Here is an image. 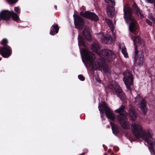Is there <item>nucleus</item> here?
<instances>
[{"label":"nucleus","instance_id":"1","mask_svg":"<svg viewBox=\"0 0 155 155\" xmlns=\"http://www.w3.org/2000/svg\"><path fill=\"white\" fill-rule=\"evenodd\" d=\"M131 130L136 138L139 139L142 137L149 144V149L151 154H154V150H155V140L152 137L153 134L151 131H145L140 125L138 124H132Z\"/></svg>","mask_w":155,"mask_h":155},{"label":"nucleus","instance_id":"2","mask_svg":"<svg viewBox=\"0 0 155 155\" xmlns=\"http://www.w3.org/2000/svg\"><path fill=\"white\" fill-rule=\"evenodd\" d=\"M82 53L87 60V63L93 69H98L107 74L110 73V72L108 67L104 64L101 59H98L97 61H95L96 59L94 54L87 49H83Z\"/></svg>","mask_w":155,"mask_h":155},{"label":"nucleus","instance_id":"3","mask_svg":"<svg viewBox=\"0 0 155 155\" xmlns=\"http://www.w3.org/2000/svg\"><path fill=\"white\" fill-rule=\"evenodd\" d=\"M124 18L126 22L130 23L129 27L130 31L134 35H137L138 32V27L136 21L132 15V12L130 8L127 6L124 7Z\"/></svg>","mask_w":155,"mask_h":155},{"label":"nucleus","instance_id":"4","mask_svg":"<svg viewBox=\"0 0 155 155\" xmlns=\"http://www.w3.org/2000/svg\"><path fill=\"white\" fill-rule=\"evenodd\" d=\"M125 106L122 105L120 108L115 110V112L120 114L117 116V119L122 127L125 129H128L130 128V124L126 117L128 113L125 110Z\"/></svg>","mask_w":155,"mask_h":155},{"label":"nucleus","instance_id":"5","mask_svg":"<svg viewBox=\"0 0 155 155\" xmlns=\"http://www.w3.org/2000/svg\"><path fill=\"white\" fill-rule=\"evenodd\" d=\"M101 113H104L105 111L107 117L111 120H114L116 118L112 111L109 107L105 102H102L98 107Z\"/></svg>","mask_w":155,"mask_h":155},{"label":"nucleus","instance_id":"6","mask_svg":"<svg viewBox=\"0 0 155 155\" xmlns=\"http://www.w3.org/2000/svg\"><path fill=\"white\" fill-rule=\"evenodd\" d=\"M99 56L101 58L102 61V60L103 59L105 61H110L114 58L115 56V54L112 51L108 49L101 51L99 53Z\"/></svg>","mask_w":155,"mask_h":155},{"label":"nucleus","instance_id":"7","mask_svg":"<svg viewBox=\"0 0 155 155\" xmlns=\"http://www.w3.org/2000/svg\"><path fill=\"white\" fill-rule=\"evenodd\" d=\"M144 52L142 51H138L137 48H135L134 63L139 66H142L144 61Z\"/></svg>","mask_w":155,"mask_h":155},{"label":"nucleus","instance_id":"8","mask_svg":"<svg viewBox=\"0 0 155 155\" xmlns=\"http://www.w3.org/2000/svg\"><path fill=\"white\" fill-rule=\"evenodd\" d=\"M135 102L136 104L138 107H140L141 110L143 114L145 115L147 111V109L146 107V104L145 100L142 99L141 96L138 95V96L135 98Z\"/></svg>","mask_w":155,"mask_h":155},{"label":"nucleus","instance_id":"9","mask_svg":"<svg viewBox=\"0 0 155 155\" xmlns=\"http://www.w3.org/2000/svg\"><path fill=\"white\" fill-rule=\"evenodd\" d=\"M123 81L127 88L130 89V86L133 84V78L132 74L128 71L124 72V74Z\"/></svg>","mask_w":155,"mask_h":155},{"label":"nucleus","instance_id":"10","mask_svg":"<svg viewBox=\"0 0 155 155\" xmlns=\"http://www.w3.org/2000/svg\"><path fill=\"white\" fill-rule=\"evenodd\" d=\"M74 23L76 28L81 29L83 27L84 22L83 19L79 16L76 15H74Z\"/></svg>","mask_w":155,"mask_h":155},{"label":"nucleus","instance_id":"11","mask_svg":"<svg viewBox=\"0 0 155 155\" xmlns=\"http://www.w3.org/2000/svg\"><path fill=\"white\" fill-rule=\"evenodd\" d=\"M110 88L112 90H114L117 94L118 96L120 98L124 97V95L122 93V90L116 82H113L110 86Z\"/></svg>","mask_w":155,"mask_h":155},{"label":"nucleus","instance_id":"12","mask_svg":"<svg viewBox=\"0 0 155 155\" xmlns=\"http://www.w3.org/2000/svg\"><path fill=\"white\" fill-rule=\"evenodd\" d=\"M80 14L84 17L90 19L94 21H97L98 20V16L94 13L89 11H86L84 13L83 12H80Z\"/></svg>","mask_w":155,"mask_h":155},{"label":"nucleus","instance_id":"13","mask_svg":"<svg viewBox=\"0 0 155 155\" xmlns=\"http://www.w3.org/2000/svg\"><path fill=\"white\" fill-rule=\"evenodd\" d=\"M98 37L100 38L101 41L106 43L110 44L113 41V38L109 35H107L105 36L102 33L99 35Z\"/></svg>","mask_w":155,"mask_h":155},{"label":"nucleus","instance_id":"14","mask_svg":"<svg viewBox=\"0 0 155 155\" xmlns=\"http://www.w3.org/2000/svg\"><path fill=\"white\" fill-rule=\"evenodd\" d=\"M0 51L2 56L4 58H8L12 54V51L10 48L4 47L0 48Z\"/></svg>","mask_w":155,"mask_h":155},{"label":"nucleus","instance_id":"15","mask_svg":"<svg viewBox=\"0 0 155 155\" xmlns=\"http://www.w3.org/2000/svg\"><path fill=\"white\" fill-rule=\"evenodd\" d=\"M11 16V12L8 10H3L0 13V17L2 19H8Z\"/></svg>","mask_w":155,"mask_h":155},{"label":"nucleus","instance_id":"16","mask_svg":"<svg viewBox=\"0 0 155 155\" xmlns=\"http://www.w3.org/2000/svg\"><path fill=\"white\" fill-rule=\"evenodd\" d=\"M83 35L86 39L89 41L91 39L89 27L87 26H85L83 32Z\"/></svg>","mask_w":155,"mask_h":155},{"label":"nucleus","instance_id":"17","mask_svg":"<svg viewBox=\"0 0 155 155\" xmlns=\"http://www.w3.org/2000/svg\"><path fill=\"white\" fill-rule=\"evenodd\" d=\"M131 39L133 40L134 42V44L135 45V48L137 47L135 46V45L136 43H138L142 46H144L145 45V43L144 41L140 38V37L139 36L138 37H134L131 36Z\"/></svg>","mask_w":155,"mask_h":155},{"label":"nucleus","instance_id":"18","mask_svg":"<svg viewBox=\"0 0 155 155\" xmlns=\"http://www.w3.org/2000/svg\"><path fill=\"white\" fill-rule=\"evenodd\" d=\"M107 13L109 17H112L114 16L115 13V10L114 8L110 6H108L107 8Z\"/></svg>","mask_w":155,"mask_h":155},{"label":"nucleus","instance_id":"19","mask_svg":"<svg viewBox=\"0 0 155 155\" xmlns=\"http://www.w3.org/2000/svg\"><path fill=\"white\" fill-rule=\"evenodd\" d=\"M91 48L94 52L99 55V53L101 51H99L100 47L99 44L96 43H93L91 45Z\"/></svg>","mask_w":155,"mask_h":155},{"label":"nucleus","instance_id":"20","mask_svg":"<svg viewBox=\"0 0 155 155\" xmlns=\"http://www.w3.org/2000/svg\"><path fill=\"white\" fill-rule=\"evenodd\" d=\"M59 30V28L58 25L55 24L52 26V28L50 32V34L51 35H53L55 34L58 33Z\"/></svg>","mask_w":155,"mask_h":155},{"label":"nucleus","instance_id":"21","mask_svg":"<svg viewBox=\"0 0 155 155\" xmlns=\"http://www.w3.org/2000/svg\"><path fill=\"white\" fill-rule=\"evenodd\" d=\"M133 7L134 10L135 11L137 15L140 17L142 18L143 17V15L137 5L135 3L133 5Z\"/></svg>","mask_w":155,"mask_h":155},{"label":"nucleus","instance_id":"22","mask_svg":"<svg viewBox=\"0 0 155 155\" xmlns=\"http://www.w3.org/2000/svg\"><path fill=\"white\" fill-rule=\"evenodd\" d=\"M129 116L132 120L134 121L136 119L137 115L133 109L131 108L130 109Z\"/></svg>","mask_w":155,"mask_h":155},{"label":"nucleus","instance_id":"23","mask_svg":"<svg viewBox=\"0 0 155 155\" xmlns=\"http://www.w3.org/2000/svg\"><path fill=\"white\" fill-rule=\"evenodd\" d=\"M122 50V52L125 58H128V54L127 52L126 48L124 45H123L120 47Z\"/></svg>","mask_w":155,"mask_h":155},{"label":"nucleus","instance_id":"24","mask_svg":"<svg viewBox=\"0 0 155 155\" xmlns=\"http://www.w3.org/2000/svg\"><path fill=\"white\" fill-rule=\"evenodd\" d=\"M122 50V52L125 58H128V54L127 52L126 48L124 45H123L120 47Z\"/></svg>","mask_w":155,"mask_h":155},{"label":"nucleus","instance_id":"25","mask_svg":"<svg viewBox=\"0 0 155 155\" xmlns=\"http://www.w3.org/2000/svg\"><path fill=\"white\" fill-rule=\"evenodd\" d=\"M105 21L109 26L112 31H113L114 30V27L111 20L109 19L106 18L105 19Z\"/></svg>","mask_w":155,"mask_h":155},{"label":"nucleus","instance_id":"26","mask_svg":"<svg viewBox=\"0 0 155 155\" xmlns=\"http://www.w3.org/2000/svg\"><path fill=\"white\" fill-rule=\"evenodd\" d=\"M11 15H12L13 19L14 20L17 21L19 19V17L17 14L13 11L11 12Z\"/></svg>","mask_w":155,"mask_h":155},{"label":"nucleus","instance_id":"27","mask_svg":"<svg viewBox=\"0 0 155 155\" xmlns=\"http://www.w3.org/2000/svg\"><path fill=\"white\" fill-rule=\"evenodd\" d=\"M78 45L80 46V45H84V41L83 39V38L80 36V35H78Z\"/></svg>","mask_w":155,"mask_h":155},{"label":"nucleus","instance_id":"28","mask_svg":"<svg viewBox=\"0 0 155 155\" xmlns=\"http://www.w3.org/2000/svg\"><path fill=\"white\" fill-rule=\"evenodd\" d=\"M8 43V41L6 39L4 38L2 41L1 44L4 46H6Z\"/></svg>","mask_w":155,"mask_h":155},{"label":"nucleus","instance_id":"29","mask_svg":"<svg viewBox=\"0 0 155 155\" xmlns=\"http://www.w3.org/2000/svg\"><path fill=\"white\" fill-rule=\"evenodd\" d=\"M110 124H111L112 127V131L113 132H114V130H116V126L114 124L111 123V122H110Z\"/></svg>","mask_w":155,"mask_h":155},{"label":"nucleus","instance_id":"30","mask_svg":"<svg viewBox=\"0 0 155 155\" xmlns=\"http://www.w3.org/2000/svg\"><path fill=\"white\" fill-rule=\"evenodd\" d=\"M148 18L152 20L153 22L155 23V18L154 17H153V16L151 14H149Z\"/></svg>","mask_w":155,"mask_h":155},{"label":"nucleus","instance_id":"31","mask_svg":"<svg viewBox=\"0 0 155 155\" xmlns=\"http://www.w3.org/2000/svg\"><path fill=\"white\" fill-rule=\"evenodd\" d=\"M18 0H7L9 4H13L16 3Z\"/></svg>","mask_w":155,"mask_h":155},{"label":"nucleus","instance_id":"32","mask_svg":"<svg viewBox=\"0 0 155 155\" xmlns=\"http://www.w3.org/2000/svg\"><path fill=\"white\" fill-rule=\"evenodd\" d=\"M14 10L15 12L18 14L20 13V9L19 7H15Z\"/></svg>","mask_w":155,"mask_h":155},{"label":"nucleus","instance_id":"33","mask_svg":"<svg viewBox=\"0 0 155 155\" xmlns=\"http://www.w3.org/2000/svg\"><path fill=\"white\" fill-rule=\"evenodd\" d=\"M78 78L82 81H83L84 80V76L81 75H79L78 76Z\"/></svg>","mask_w":155,"mask_h":155},{"label":"nucleus","instance_id":"34","mask_svg":"<svg viewBox=\"0 0 155 155\" xmlns=\"http://www.w3.org/2000/svg\"><path fill=\"white\" fill-rule=\"evenodd\" d=\"M105 2L107 3L111 2L113 5L114 4V2L113 0H104Z\"/></svg>","mask_w":155,"mask_h":155},{"label":"nucleus","instance_id":"35","mask_svg":"<svg viewBox=\"0 0 155 155\" xmlns=\"http://www.w3.org/2000/svg\"><path fill=\"white\" fill-rule=\"evenodd\" d=\"M146 22L149 25H151L152 23L149 19H147Z\"/></svg>","mask_w":155,"mask_h":155},{"label":"nucleus","instance_id":"36","mask_svg":"<svg viewBox=\"0 0 155 155\" xmlns=\"http://www.w3.org/2000/svg\"><path fill=\"white\" fill-rule=\"evenodd\" d=\"M147 0L148 2L151 3H152L154 2V0Z\"/></svg>","mask_w":155,"mask_h":155},{"label":"nucleus","instance_id":"37","mask_svg":"<svg viewBox=\"0 0 155 155\" xmlns=\"http://www.w3.org/2000/svg\"><path fill=\"white\" fill-rule=\"evenodd\" d=\"M81 8L82 9H83V10L84 9V6H82Z\"/></svg>","mask_w":155,"mask_h":155},{"label":"nucleus","instance_id":"38","mask_svg":"<svg viewBox=\"0 0 155 155\" xmlns=\"http://www.w3.org/2000/svg\"><path fill=\"white\" fill-rule=\"evenodd\" d=\"M54 7L55 8V9H56L57 8V6L56 5L54 6Z\"/></svg>","mask_w":155,"mask_h":155},{"label":"nucleus","instance_id":"39","mask_svg":"<svg viewBox=\"0 0 155 155\" xmlns=\"http://www.w3.org/2000/svg\"><path fill=\"white\" fill-rule=\"evenodd\" d=\"M2 19V18H1V17H0V20H1Z\"/></svg>","mask_w":155,"mask_h":155},{"label":"nucleus","instance_id":"40","mask_svg":"<svg viewBox=\"0 0 155 155\" xmlns=\"http://www.w3.org/2000/svg\"><path fill=\"white\" fill-rule=\"evenodd\" d=\"M101 117H102V119H103V116L102 115H101Z\"/></svg>","mask_w":155,"mask_h":155},{"label":"nucleus","instance_id":"41","mask_svg":"<svg viewBox=\"0 0 155 155\" xmlns=\"http://www.w3.org/2000/svg\"><path fill=\"white\" fill-rule=\"evenodd\" d=\"M82 58V60L83 61H83V58Z\"/></svg>","mask_w":155,"mask_h":155},{"label":"nucleus","instance_id":"42","mask_svg":"<svg viewBox=\"0 0 155 155\" xmlns=\"http://www.w3.org/2000/svg\"><path fill=\"white\" fill-rule=\"evenodd\" d=\"M109 127L108 126H107V128H108V127Z\"/></svg>","mask_w":155,"mask_h":155}]
</instances>
